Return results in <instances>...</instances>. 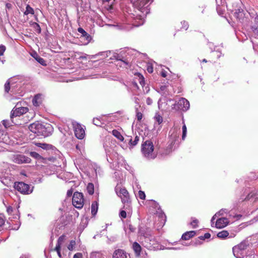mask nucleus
<instances>
[{
  "mask_svg": "<svg viewBox=\"0 0 258 258\" xmlns=\"http://www.w3.org/2000/svg\"><path fill=\"white\" fill-rule=\"evenodd\" d=\"M115 190L117 195L121 198L122 203H125L128 202L129 194L125 188L116 186Z\"/></svg>",
  "mask_w": 258,
  "mask_h": 258,
  "instance_id": "13",
  "label": "nucleus"
},
{
  "mask_svg": "<svg viewBox=\"0 0 258 258\" xmlns=\"http://www.w3.org/2000/svg\"><path fill=\"white\" fill-rule=\"evenodd\" d=\"M132 86L133 88L138 89L139 88L137 83L135 82H132Z\"/></svg>",
  "mask_w": 258,
  "mask_h": 258,
  "instance_id": "62",
  "label": "nucleus"
},
{
  "mask_svg": "<svg viewBox=\"0 0 258 258\" xmlns=\"http://www.w3.org/2000/svg\"><path fill=\"white\" fill-rule=\"evenodd\" d=\"M73 126L76 137L79 139H83L85 135L84 126L77 122H73Z\"/></svg>",
  "mask_w": 258,
  "mask_h": 258,
  "instance_id": "15",
  "label": "nucleus"
},
{
  "mask_svg": "<svg viewBox=\"0 0 258 258\" xmlns=\"http://www.w3.org/2000/svg\"><path fill=\"white\" fill-rule=\"evenodd\" d=\"M151 205L156 210V214L158 215L159 218L161 219V223L163 225L166 221V216L164 212L161 210L160 206L156 201L154 200L151 201Z\"/></svg>",
  "mask_w": 258,
  "mask_h": 258,
  "instance_id": "16",
  "label": "nucleus"
},
{
  "mask_svg": "<svg viewBox=\"0 0 258 258\" xmlns=\"http://www.w3.org/2000/svg\"><path fill=\"white\" fill-rule=\"evenodd\" d=\"M169 86L168 85H162L160 88L157 90V92L161 95L166 96L170 95Z\"/></svg>",
  "mask_w": 258,
  "mask_h": 258,
  "instance_id": "22",
  "label": "nucleus"
},
{
  "mask_svg": "<svg viewBox=\"0 0 258 258\" xmlns=\"http://www.w3.org/2000/svg\"><path fill=\"white\" fill-rule=\"evenodd\" d=\"M181 24L182 25V28L184 30H187L188 27V24L187 22L185 21H183L181 22Z\"/></svg>",
  "mask_w": 258,
  "mask_h": 258,
  "instance_id": "47",
  "label": "nucleus"
},
{
  "mask_svg": "<svg viewBox=\"0 0 258 258\" xmlns=\"http://www.w3.org/2000/svg\"><path fill=\"white\" fill-rule=\"evenodd\" d=\"M35 145L36 146L45 150L51 149L52 148V146L51 145L46 143H36Z\"/></svg>",
  "mask_w": 258,
  "mask_h": 258,
  "instance_id": "28",
  "label": "nucleus"
},
{
  "mask_svg": "<svg viewBox=\"0 0 258 258\" xmlns=\"http://www.w3.org/2000/svg\"><path fill=\"white\" fill-rule=\"evenodd\" d=\"M139 81L140 85L142 86L143 91L145 93H149L150 91V88L148 85H146L144 78L141 75L139 76Z\"/></svg>",
  "mask_w": 258,
  "mask_h": 258,
  "instance_id": "23",
  "label": "nucleus"
},
{
  "mask_svg": "<svg viewBox=\"0 0 258 258\" xmlns=\"http://www.w3.org/2000/svg\"><path fill=\"white\" fill-rule=\"evenodd\" d=\"M78 31L82 34L81 36H83L84 35H86L87 34V33L81 27L78 29Z\"/></svg>",
  "mask_w": 258,
  "mask_h": 258,
  "instance_id": "52",
  "label": "nucleus"
},
{
  "mask_svg": "<svg viewBox=\"0 0 258 258\" xmlns=\"http://www.w3.org/2000/svg\"><path fill=\"white\" fill-rule=\"evenodd\" d=\"M11 160L17 164L28 163L31 161V159L25 155L21 154H13L10 157Z\"/></svg>",
  "mask_w": 258,
  "mask_h": 258,
  "instance_id": "14",
  "label": "nucleus"
},
{
  "mask_svg": "<svg viewBox=\"0 0 258 258\" xmlns=\"http://www.w3.org/2000/svg\"><path fill=\"white\" fill-rule=\"evenodd\" d=\"M139 141V137L136 136L134 139V140H133V139L131 137H127V138L125 139V142H128L130 148H133L135 146Z\"/></svg>",
  "mask_w": 258,
  "mask_h": 258,
  "instance_id": "24",
  "label": "nucleus"
},
{
  "mask_svg": "<svg viewBox=\"0 0 258 258\" xmlns=\"http://www.w3.org/2000/svg\"><path fill=\"white\" fill-rule=\"evenodd\" d=\"M146 103L149 105H151L152 104V99L150 98V97H148L146 99Z\"/></svg>",
  "mask_w": 258,
  "mask_h": 258,
  "instance_id": "60",
  "label": "nucleus"
},
{
  "mask_svg": "<svg viewBox=\"0 0 258 258\" xmlns=\"http://www.w3.org/2000/svg\"><path fill=\"white\" fill-rule=\"evenodd\" d=\"M24 14L25 15H28V14L34 15V10L29 5H27L26 6V10L24 12Z\"/></svg>",
  "mask_w": 258,
  "mask_h": 258,
  "instance_id": "33",
  "label": "nucleus"
},
{
  "mask_svg": "<svg viewBox=\"0 0 258 258\" xmlns=\"http://www.w3.org/2000/svg\"><path fill=\"white\" fill-rule=\"evenodd\" d=\"M14 143V140L2 130V126L0 123V152L7 149L8 145H13Z\"/></svg>",
  "mask_w": 258,
  "mask_h": 258,
  "instance_id": "7",
  "label": "nucleus"
},
{
  "mask_svg": "<svg viewBox=\"0 0 258 258\" xmlns=\"http://www.w3.org/2000/svg\"><path fill=\"white\" fill-rule=\"evenodd\" d=\"M80 39L82 40H84V43L85 44H87L91 41V37L89 34L87 33L86 35H84L83 36H81L80 37Z\"/></svg>",
  "mask_w": 258,
  "mask_h": 258,
  "instance_id": "34",
  "label": "nucleus"
},
{
  "mask_svg": "<svg viewBox=\"0 0 258 258\" xmlns=\"http://www.w3.org/2000/svg\"><path fill=\"white\" fill-rule=\"evenodd\" d=\"M22 102H19L17 103L15 107L13 109L11 113V119L13 123V119L14 117L21 116L27 112L29 110L27 107L22 106Z\"/></svg>",
  "mask_w": 258,
  "mask_h": 258,
  "instance_id": "11",
  "label": "nucleus"
},
{
  "mask_svg": "<svg viewBox=\"0 0 258 258\" xmlns=\"http://www.w3.org/2000/svg\"><path fill=\"white\" fill-rule=\"evenodd\" d=\"M107 160L110 163L111 168L117 170L119 168V164L120 161H123L122 156L119 155L111 149H105Z\"/></svg>",
  "mask_w": 258,
  "mask_h": 258,
  "instance_id": "3",
  "label": "nucleus"
},
{
  "mask_svg": "<svg viewBox=\"0 0 258 258\" xmlns=\"http://www.w3.org/2000/svg\"><path fill=\"white\" fill-rule=\"evenodd\" d=\"M139 198L141 200H145L146 198L145 194L144 191L140 190L138 194Z\"/></svg>",
  "mask_w": 258,
  "mask_h": 258,
  "instance_id": "46",
  "label": "nucleus"
},
{
  "mask_svg": "<svg viewBox=\"0 0 258 258\" xmlns=\"http://www.w3.org/2000/svg\"><path fill=\"white\" fill-rule=\"evenodd\" d=\"M122 176V174L120 171H117L114 172V177L117 180H120Z\"/></svg>",
  "mask_w": 258,
  "mask_h": 258,
  "instance_id": "39",
  "label": "nucleus"
},
{
  "mask_svg": "<svg viewBox=\"0 0 258 258\" xmlns=\"http://www.w3.org/2000/svg\"><path fill=\"white\" fill-rule=\"evenodd\" d=\"M211 234L209 233H206L204 236H201L199 238L202 240L210 238Z\"/></svg>",
  "mask_w": 258,
  "mask_h": 258,
  "instance_id": "50",
  "label": "nucleus"
},
{
  "mask_svg": "<svg viewBox=\"0 0 258 258\" xmlns=\"http://www.w3.org/2000/svg\"><path fill=\"white\" fill-rule=\"evenodd\" d=\"M217 11L218 13L219 14V15H222L223 14L222 11L221 10V7H220V6L219 5H218V6L217 7Z\"/></svg>",
  "mask_w": 258,
  "mask_h": 258,
  "instance_id": "61",
  "label": "nucleus"
},
{
  "mask_svg": "<svg viewBox=\"0 0 258 258\" xmlns=\"http://www.w3.org/2000/svg\"><path fill=\"white\" fill-rule=\"evenodd\" d=\"M3 124L4 126L5 127V128H7L8 127H9L11 125V122H10L8 120H4L3 121Z\"/></svg>",
  "mask_w": 258,
  "mask_h": 258,
  "instance_id": "49",
  "label": "nucleus"
},
{
  "mask_svg": "<svg viewBox=\"0 0 258 258\" xmlns=\"http://www.w3.org/2000/svg\"><path fill=\"white\" fill-rule=\"evenodd\" d=\"M242 7L243 6L241 4L239 5L236 4L233 5L232 11L233 12L234 17L239 20L243 19L244 17V13Z\"/></svg>",
  "mask_w": 258,
  "mask_h": 258,
  "instance_id": "17",
  "label": "nucleus"
},
{
  "mask_svg": "<svg viewBox=\"0 0 258 258\" xmlns=\"http://www.w3.org/2000/svg\"><path fill=\"white\" fill-rule=\"evenodd\" d=\"M21 77L18 76L9 79L5 84V91L7 93L10 91L12 94L17 93L18 80Z\"/></svg>",
  "mask_w": 258,
  "mask_h": 258,
  "instance_id": "8",
  "label": "nucleus"
},
{
  "mask_svg": "<svg viewBox=\"0 0 258 258\" xmlns=\"http://www.w3.org/2000/svg\"><path fill=\"white\" fill-rule=\"evenodd\" d=\"M249 242L243 240L233 247V253L236 258H243L247 254L246 249L249 246Z\"/></svg>",
  "mask_w": 258,
  "mask_h": 258,
  "instance_id": "6",
  "label": "nucleus"
},
{
  "mask_svg": "<svg viewBox=\"0 0 258 258\" xmlns=\"http://www.w3.org/2000/svg\"><path fill=\"white\" fill-rule=\"evenodd\" d=\"M60 244H56V245L55 247V249L54 250L56 251V252H58V251H60Z\"/></svg>",
  "mask_w": 258,
  "mask_h": 258,
  "instance_id": "63",
  "label": "nucleus"
},
{
  "mask_svg": "<svg viewBox=\"0 0 258 258\" xmlns=\"http://www.w3.org/2000/svg\"><path fill=\"white\" fill-rule=\"evenodd\" d=\"M64 238V235H62V236H60L57 240V244L61 245L63 241Z\"/></svg>",
  "mask_w": 258,
  "mask_h": 258,
  "instance_id": "53",
  "label": "nucleus"
},
{
  "mask_svg": "<svg viewBox=\"0 0 258 258\" xmlns=\"http://www.w3.org/2000/svg\"><path fill=\"white\" fill-rule=\"evenodd\" d=\"M150 0H136L133 3V6L138 10L139 13L134 17L135 15L131 14L128 16L127 23H131L132 24L136 27L142 25L144 23V18L146 15L149 13V9L148 6H146L147 3Z\"/></svg>",
  "mask_w": 258,
  "mask_h": 258,
  "instance_id": "1",
  "label": "nucleus"
},
{
  "mask_svg": "<svg viewBox=\"0 0 258 258\" xmlns=\"http://www.w3.org/2000/svg\"><path fill=\"white\" fill-rule=\"evenodd\" d=\"M242 201L243 200H251V201H255L258 199V189H252L248 195L244 199H241Z\"/></svg>",
  "mask_w": 258,
  "mask_h": 258,
  "instance_id": "20",
  "label": "nucleus"
},
{
  "mask_svg": "<svg viewBox=\"0 0 258 258\" xmlns=\"http://www.w3.org/2000/svg\"><path fill=\"white\" fill-rule=\"evenodd\" d=\"M119 215H120V217H121L122 218H125L126 217V212L125 211H123V210L121 211L120 212Z\"/></svg>",
  "mask_w": 258,
  "mask_h": 258,
  "instance_id": "54",
  "label": "nucleus"
},
{
  "mask_svg": "<svg viewBox=\"0 0 258 258\" xmlns=\"http://www.w3.org/2000/svg\"><path fill=\"white\" fill-rule=\"evenodd\" d=\"M112 258H130V256L123 250L118 249L114 251Z\"/></svg>",
  "mask_w": 258,
  "mask_h": 258,
  "instance_id": "19",
  "label": "nucleus"
},
{
  "mask_svg": "<svg viewBox=\"0 0 258 258\" xmlns=\"http://www.w3.org/2000/svg\"><path fill=\"white\" fill-rule=\"evenodd\" d=\"M229 235V233L227 231L223 230L217 233V237L220 238H225L227 237Z\"/></svg>",
  "mask_w": 258,
  "mask_h": 258,
  "instance_id": "35",
  "label": "nucleus"
},
{
  "mask_svg": "<svg viewBox=\"0 0 258 258\" xmlns=\"http://www.w3.org/2000/svg\"><path fill=\"white\" fill-rule=\"evenodd\" d=\"M254 23L258 25V15H257L254 19Z\"/></svg>",
  "mask_w": 258,
  "mask_h": 258,
  "instance_id": "64",
  "label": "nucleus"
},
{
  "mask_svg": "<svg viewBox=\"0 0 258 258\" xmlns=\"http://www.w3.org/2000/svg\"><path fill=\"white\" fill-rule=\"evenodd\" d=\"M198 223V220L197 219H193L190 222V225L192 226V228H196L197 227V224Z\"/></svg>",
  "mask_w": 258,
  "mask_h": 258,
  "instance_id": "48",
  "label": "nucleus"
},
{
  "mask_svg": "<svg viewBox=\"0 0 258 258\" xmlns=\"http://www.w3.org/2000/svg\"><path fill=\"white\" fill-rule=\"evenodd\" d=\"M102 56V58H105L106 57H107L108 56H110V59H113L112 57H113L114 59H115L117 62V65L120 64L121 66L122 64L124 65V66H126L128 64L129 61L126 60H122L121 58V57L116 53H113L110 51H107L104 52H101L98 53L97 54L91 55L89 56L90 58H95L97 56Z\"/></svg>",
  "mask_w": 258,
  "mask_h": 258,
  "instance_id": "5",
  "label": "nucleus"
},
{
  "mask_svg": "<svg viewBox=\"0 0 258 258\" xmlns=\"http://www.w3.org/2000/svg\"><path fill=\"white\" fill-rule=\"evenodd\" d=\"M91 258H100L101 254L100 253L97 252H93L91 253L90 255Z\"/></svg>",
  "mask_w": 258,
  "mask_h": 258,
  "instance_id": "43",
  "label": "nucleus"
},
{
  "mask_svg": "<svg viewBox=\"0 0 258 258\" xmlns=\"http://www.w3.org/2000/svg\"><path fill=\"white\" fill-rule=\"evenodd\" d=\"M229 222L227 218H220L216 221L215 226L217 228H223L228 225Z\"/></svg>",
  "mask_w": 258,
  "mask_h": 258,
  "instance_id": "21",
  "label": "nucleus"
},
{
  "mask_svg": "<svg viewBox=\"0 0 258 258\" xmlns=\"http://www.w3.org/2000/svg\"><path fill=\"white\" fill-rule=\"evenodd\" d=\"M42 103V96L41 94L36 95L32 99L33 105L35 106H39Z\"/></svg>",
  "mask_w": 258,
  "mask_h": 258,
  "instance_id": "25",
  "label": "nucleus"
},
{
  "mask_svg": "<svg viewBox=\"0 0 258 258\" xmlns=\"http://www.w3.org/2000/svg\"><path fill=\"white\" fill-rule=\"evenodd\" d=\"M5 223V220L4 219V216L0 214V227L3 225Z\"/></svg>",
  "mask_w": 258,
  "mask_h": 258,
  "instance_id": "56",
  "label": "nucleus"
},
{
  "mask_svg": "<svg viewBox=\"0 0 258 258\" xmlns=\"http://www.w3.org/2000/svg\"><path fill=\"white\" fill-rule=\"evenodd\" d=\"M139 232L141 235H143L145 237V246L149 249L154 248V247L153 246L155 242L154 238L151 236L150 232L149 233H143L141 230H140Z\"/></svg>",
  "mask_w": 258,
  "mask_h": 258,
  "instance_id": "18",
  "label": "nucleus"
},
{
  "mask_svg": "<svg viewBox=\"0 0 258 258\" xmlns=\"http://www.w3.org/2000/svg\"><path fill=\"white\" fill-rule=\"evenodd\" d=\"M134 102L135 103L137 104V105L138 106V107H140V100L139 99V98L138 97H134Z\"/></svg>",
  "mask_w": 258,
  "mask_h": 258,
  "instance_id": "58",
  "label": "nucleus"
},
{
  "mask_svg": "<svg viewBox=\"0 0 258 258\" xmlns=\"http://www.w3.org/2000/svg\"><path fill=\"white\" fill-rule=\"evenodd\" d=\"M182 139L183 140H184L186 137V132H187L186 126L184 123L183 124V125L182 126Z\"/></svg>",
  "mask_w": 258,
  "mask_h": 258,
  "instance_id": "38",
  "label": "nucleus"
},
{
  "mask_svg": "<svg viewBox=\"0 0 258 258\" xmlns=\"http://www.w3.org/2000/svg\"><path fill=\"white\" fill-rule=\"evenodd\" d=\"M125 228L128 229L129 232H134L136 230V228L130 224H127Z\"/></svg>",
  "mask_w": 258,
  "mask_h": 258,
  "instance_id": "40",
  "label": "nucleus"
},
{
  "mask_svg": "<svg viewBox=\"0 0 258 258\" xmlns=\"http://www.w3.org/2000/svg\"><path fill=\"white\" fill-rule=\"evenodd\" d=\"M228 210L226 209H222L220 210L219 212H217L216 213L218 214L219 216H223L224 215V214H227Z\"/></svg>",
  "mask_w": 258,
  "mask_h": 258,
  "instance_id": "45",
  "label": "nucleus"
},
{
  "mask_svg": "<svg viewBox=\"0 0 258 258\" xmlns=\"http://www.w3.org/2000/svg\"><path fill=\"white\" fill-rule=\"evenodd\" d=\"M73 205L78 209H81L84 205V199L82 193L75 192L72 199Z\"/></svg>",
  "mask_w": 258,
  "mask_h": 258,
  "instance_id": "12",
  "label": "nucleus"
},
{
  "mask_svg": "<svg viewBox=\"0 0 258 258\" xmlns=\"http://www.w3.org/2000/svg\"><path fill=\"white\" fill-rule=\"evenodd\" d=\"M6 46L4 45H0V56L4 54V52L6 50Z\"/></svg>",
  "mask_w": 258,
  "mask_h": 258,
  "instance_id": "51",
  "label": "nucleus"
},
{
  "mask_svg": "<svg viewBox=\"0 0 258 258\" xmlns=\"http://www.w3.org/2000/svg\"><path fill=\"white\" fill-rule=\"evenodd\" d=\"M136 116H137V119L139 121H140L142 119V116H143L142 113L138 111V107H137L136 106Z\"/></svg>",
  "mask_w": 258,
  "mask_h": 258,
  "instance_id": "42",
  "label": "nucleus"
},
{
  "mask_svg": "<svg viewBox=\"0 0 258 258\" xmlns=\"http://www.w3.org/2000/svg\"><path fill=\"white\" fill-rule=\"evenodd\" d=\"M141 150L144 156L148 159H153L157 156V153L154 151V144L150 140L143 143Z\"/></svg>",
  "mask_w": 258,
  "mask_h": 258,
  "instance_id": "4",
  "label": "nucleus"
},
{
  "mask_svg": "<svg viewBox=\"0 0 258 258\" xmlns=\"http://www.w3.org/2000/svg\"><path fill=\"white\" fill-rule=\"evenodd\" d=\"M87 190L88 194L92 195L94 192V186L92 183H89L87 186Z\"/></svg>",
  "mask_w": 258,
  "mask_h": 258,
  "instance_id": "31",
  "label": "nucleus"
},
{
  "mask_svg": "<svg viewBox=\"0 0 258 258\" xmlns=\"http://www.w3.org/2000/svg\"><path fill=\"white\" fill-rule=\"evenodd\" d=\"M112 135L120 141H123V137L121 134L117 130H113L112 132Z\"/></svg>",
  "mask_w": 258,
  "mask_h": 258,
  "instance_id": "30",
  "label": "nucleus"
},
{
  "mask_svg": "<svg viewBox=\"0 0 258 258\" xmlns=\"http://www.w3.org/2000/svg\"><path fill=\"white\" fill-rule=\"evenodd\" d=\"M14 187L17 190L23 195H29L33 190V186L31 187L29 184L23 182H15Z\"/></svg>",
  "mask_w": 258,
  "mask_h": 258,
  "instance_id": "10",
  "label": "nucleus"
},
{
  "mask_svg": "<svg viewBox=\"0 0 258 258\" xmlns=\"http://www.w3.org/2000/svg\"><path fill=\"white\" fill-rule=\"evenodd\" d=\"M30 155L32 157L37 159H40L41 158V156L36 152H31L30 153Z\"/></svg>",
  "mask_w": 258,
  "mask_h": 258,
  "instance_id": "44",
  "label": "nucleus"
},
{
  "mask_svg": "<svg viewBox=\"0 0 258 258\" xmlns=\"http://www.w3.org/2000/svg\"><path fill=\"white\" fill-rule=\"evenodd\" d=\"M218 216H219L218 215V214H217V213H216V214H215L213 216V217L212 218L211 221L212 226H213V224H214V221L215 219L217 217H218Z\"/></svg>",
  "mask_w": 258,
  "mask_h": 258,
  "instance_id": "59",
  "label": "nucleus"
},
{
  "mask_svg": "<svg viewBox=\"0 0 258 258\" xmlns=\"http://www.w3.org/2000/svg\"><path fill=\"white\" fill-rule=\"evenodd\" d=\"M133 248L136 255L139 256L141 251V246L138 243L135 242L133 244Z\"/></svg>",
  "mask_w": 258,
  "mask_h": 258,
  "instance_id": "27",
  "label": "nucleus"
},
{
  "mask_svg": "<svg viewBox=\"0 0 258 258\" xmlns=\"http://www.w3.org/2000/svg\"><path fill=\"white\" fill-rule=\"evenodd\" d=\"M93 124L97 126H101L102 123L98 118H94L93 120Z\"/></svg>",
  "mask_w": 258,
  "mask_h": 258,
  "instance_id": "41",
  "label": "nucleus"
},
{
  "mask_svg": "<svg viewBox=\"0 0 258 258\" xmlns=\"http://www.w3.org/2000/svg\"><path fill=\"white\" fill-rule=\"evenodd\" d=\"M189 102L184 98H180L172 105V109L174 110H181L186 111L189 108Z\"/></svg>",
  "mask_w": 258,
  "mask_h": 258,
  "instance_id": "9",
  "label": "nucleus"
},
{
  "mask_svg": "<svg viewBox=\"0 0 258 258\" xmlns=\"http://www.w3.org/2000/svg\"><path fill=\"white\" fill-rule=\"evenodd\" d=\"M51 126L48 124L47 126H44L38 122L31 123L29 126V130L32 133L37 134V135H42L44 137L48 136L50 133Z\"/></svg>",
  "mask_w": 258,
  "mask_h": 258,
  "instance_id": "2",
  "label": "nucleus"
},
{
  "mask_svg": "<svg viewBox=\"0 0 258 258\" xmlns=\"http://www.w3.org/2000/svg\"><path fill=\"white\" fill-rule=\"evenodd\" d=\"M196 234L195 231H189L183 233L181 236V238L183 240H187L190 238L194 237Z\"/></svg>",
  "mask_w": 258,
  "mask_h": 258,
  "instance_id": "26",
  "label": "nucleus"
},
{
  "mask_svg": "<svg viewBox=\"0 0 258 258\" xmlns=\"http://www.w3.org/2000/svg\"><path fill=\"white\" fill-rule=\"evenodd\" d=\"M154 119L155 120V124L158 123V124L159 125L163 122L162 117L158 113H156Z\"/></svg>",
  "mask_w": 258,
  "mask_h": 258,
  "instance_id": "32",
  "label": "nucleus"
},
{
  "mask_svg": "<svg viewBox=\"0 0 258 258\" xmlns=\"http://www.w3.org/2000/svg\"><path fill=\"white\" fill-rule=\"evenodd\" d=\"M147 70L149 73H152L153 72V68L150 64H148Z\"/></svg>",
  "mask_w": 258,
  "mask_h": 258,
  "instance_id": "55",
  "label": "nucleus"
},
{
  "mask_svg": "<svg viewBox=\"0 0 258 258\" xmlns=\"http://www.w3.org/2000/svg\"><path fill=\"white\" fill-rule=\"evenodd\" d=\"M98 208V205L96 202H93L91 205V213L92 215L94 216L96 214Z\"/></svg>",
  "mask_w": 258,
  "mask_h": 258,
  "instance_id": "29",
  "label": "nucleus"
},
{
  "mask_svg": "<svg viewBox=\"0 0 258 258\" xmlns=\"http://www.w3.org/2000/svg\"><path fill=\"white\" fill-rule=\"evenodd\" d=\"M73 258H83L82 254L78 252L74 254Z\"/></svg>",
  "mask_w": 258,
  "mask_h": 258,
  "instance_id": "57",
  "label": "nucleus"
},
{
  "mask_svg": "<svg viewBox=\"0 0 258 258\" xmlns=\"http://www.w3.org/2000/svg\"><path fill=\"white\" fill-rule=\"evenodd\" d=\"M76 245V241L75 240H71L70 241V244L68 246V248L69 250L72 251L74 249L75 246Z\"/></svg>",
  "mask_w": 258,
  "mask_h": 258,
  "instance_id": "37",
  "label": "nucleus"
},
{
  "mask_svg": "<svg viewBox=\"0 0 258 258\" xmlns=\"http://www.w3.org/2000/svg\"><path fill=\"white\" fill-rule=\"evenodd\" d=\"M251 28L254 34V37L258 38V27L252 26H251Z\"/></svg>",
  "mask_w": 258,
  "mask_h": 258,
  "instance_id": "36",
  "label": "nucleus"
}]
</instances>
